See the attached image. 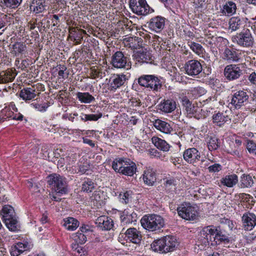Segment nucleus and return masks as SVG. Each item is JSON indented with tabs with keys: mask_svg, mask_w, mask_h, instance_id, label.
I'll use <instances>...</instances> for the list:
<instances>
[{
	"mask_svg": "<svg viewBox=\"0 0 256 256\" xmlns=\"http://www.w3.org/2000/svg\"><path fill=\"white\" fill-rule=\"evenodd\" d=\"M178 245L174 236H166L154 242L151 244V248L155 252L164 254L174 251Z\"/></svg>",
	"mask_w": 256,
	"mask_h": 256,
	"instance_id": "nucleus-1",
	"label": "nucleus"
},
{
	"mask_svg": "<svg viewBox=\"0 0 256 256\" xmlns=\"http://www.w3.org/2000/svg\"><path fill=\"white\" fill-rule=\"evenodd\" d=\"M112 168L116 172L128 176H132L136 170L135 163L123 158L115 159L112 163Z\"/></svg>",
	"mask_w": 256,
	"mask_h": 256,
	"instance_id": "nucleus-2",
	"label": "nucleus"
},
{
	"mask_svg": "<svg viewBox=\"0 0 256 256\" xmlns=\"http://www.w3.org/2000/svg\"><path fill=\"white\" fill-rule=\"evenodd\" d=\"M140 223L144 228L151 232L160 230L164 226V218L154 214L144 216L141 219Z\"/></svg>",
	"mask_w": 256,
	"mask_h": 256,
	"instance_id": "nucleus-3",
	"label": "nucleus"
},
{
	"mask_svg": "<svg viewBox=\"0 0 256 256\" xmlns=\"http://www.w3.org/2000/svg\"><path fill=\"white\" fill-rule=\"evenodd\" d=\"M178 214L182 218L187 220H194L198 217L196 208L188 202H184L178 207Z\"/></svg>",
	"mask_w": 256,
	"mask_h": 256,
	"instance_id": "nucleus-4",
	"label": "nucleus"
},
{
	"mask_svg": "<svg viewBox=\"0 0 256 256\" xmlns=\"http://www.w3.org/2000/svg\"><path fill=\"white\" fill-rule=\"evenodd\" d=\"M130 7L132 11L138 16H146L154 11L146 0H130Z\"/></svg>",
	"mask_w": 256,
	"mask_h": 256,
	"instance_id": "nucleus-5",
	"label": "nucleus"
},
{
	"mask_svg": "<svg viewBox=\"0 0 256 256\" xmlns=\"http://www.w3.org/2000/svg\"><path fill=\"white\" fill-rule=\"evenodd\" d=\"M48 182L54 190L59 194H66L67 192V186L66 178L59 174H54L48 176Z\"/></svg>",
	"mask_w": 256,
	"mask_h": 256,
	"instance_id": "nucleus-6",
	"label": "nucleus"
},
{
	"mask_svg": "<svg viewBox=\"0 0 256 256\" xmlns=\"http://www.w3.org/2000/svg\"><path fill=\"white\" fill-rule=\"evenodd\" d=\"M232 41L236 42L240 46L250 48L252 47L254 44V38L250 30L246 29L234 36L232 38Z\"/></svg>",
	"mask_w": 256,
	"mask_h": 256,
	"instance_id": "nucleus-7",
	"label": "nucleus"
},
{
	"mask_svg": "<svg viewBox=\"0 0 256 256\" xmlns=\"http://www.w3.org/2000/svg\"><path fill=\"white\" fill-rule=\"evenodd\" d=\"M110 63L116 68L128 70L131 68V62L121 51H117L112 55Z\"/></svg>",
	"mask_w": 256,
	"mask_h": 256,
	"instance_id": "nucleus-8",
	"label": "nucleus"
},
{
	"mask_svg": "<svg viewBox=\"0 0 256 256\" xmlns=\"http://www.w3.org/2000/svg\"><path fill=\"white\" fill-rule=\"evenodd\" d=\"M216 232V228L214 226H205L200 232L199 239L204 244H208L210 242L216 240L214 235Z\"/></svg>",
	"mask_w": 256,
	"mask_h": 256,
	"instance_id": "nucleus-9",
	"label": "nucleus"
},
{
	"mask_svg": "<svg viewBox=\"0 0 256 256\" xmlns=\"http://www.w3.org/2000/svg\"><path fill=\"white\" fill-rule=\"evenodd\" d=\"M200 152L194 148H188L183 153V158L185 161L194 166L200 160Z\"/></svg>",
	"mask_w": 256,
	"mask_h": 256,
	"instance_id": "nucleus-10",
	"label": "nucleus"
},
{
	"mask_svg": "<svg viewBox=\"0 0 256 256\" xmlns=\"http://www.w3.org/2000/svg\"><path fill=\"white\" fill-rule=\"evenodd\" d=\"M134 59L140 64L152 63L153 60L150 50L148 48L138 50L133 54Z\"/></svg>",
	"mask_w": 256,
	"mask_h": 256,
	"instance_id": "nucleus-11",
	"label": "nucleus"
},
{
	"mask_svg": "<svg viewBox=\"0 0 256 256\" xmlns=\"http://www.w3.org/2000/svg\"><path fill=\"white\" fill-rule=\"evenodd\" d=\"M248 99V96L246 92L239 90L232 96L231 104L235 108L239 109L245 104Z\"/></svg>",
	"mask_w": 256,
	"mask_h": 256,
	"instance_id": "nucleus-12",
	"label": "nucleus"
},
{
	"mask_svg": "<svg viewBox=\"0 0 256 256\" xmlns=\"http://www.w3.org/2000/svg\"><path fill=\"white\" fill-rule=\"evenodd\" d=\"M128 79V76L124 74L114 75L110 80L109 90L112 92L124 86Z\"/></svg>",
	"mask_w": 256,
	"mask_h": 256,
	"instance_id": "nucleus-13",
	"label": "nucleus"
},
{
	"mask_svg": "<svg viewBox=\"0 0 256 256\" xmlns=\"http://www.w3.org/2000/svg\"><path fill=\"white\" fill-rule=\"evenodd\" d=\"M224 74L228 80H232L238 78L242 74V71L238 65L230 64L225 68Z\"/></svg>",
	"mask_w": 256,
	"mask_h": 256,
	"instance_id": "nucleus-14",
	"label": "nucleus"
},
{
	"mask_svg": "<svg viewBox=\"0 0 256 256\" xmlns=\"http://www.w3.org/2000/svg\"><path fill=\"white\" fill-rule=\"evenodd\" d=\"M185 70L188 75L196 76L202 72V66L198 60H192L186 63Z\"/></svg>",
	"mask_w": 256,
	"mask_h": 256,
	"instance_id": "nucleus-15",
	"label": "nucleus"
},
{
	"mask_svg": "<svg viewBox=\"0 0 256 256\" xmlns=\"http://www.w3.org/2000/svg\"><path fill=\"white\" fill-rule=\"evenodd\" d=\"M165 18L162 16H157L151 18L148 22L150 29L156 32H160L164 28Z\"/></svg>",
	"mask_w": 256,
	"mask_h": 256,
	"instance_id": "nucleus-16",
	"label": "nucleus"
},
{
	"mask_svg": "<svg viewBox=\"0 0 256 256\" xmlns=\"http://www.w3.org/2000/svg\"><path fill=\"white\" fill-rule=\"evenodd\" d=\"M243 226L246 230H250L256 225V216L253 213L246 212L242 217Z\"/></svg>",
	"mask_w": 256,
	"mask_h": 256,
	"instance_id": "nucleus-17",
	"label": "nucleus"
},
{
	"mask_svg": "<svg viewBox=\"0 0 256 256\" xmlns=\"http://www.w3.org/2000/svg\"><path fill=\"white\" fill-rule=\"evenodd\" d=\"M154 128L166 134H169L173 130L170 124L160 119H156L152 122Z\"/></svg>",
	"mask_w": 256,
	"mask_h": 256,
	"instance_id": "nucleus-18",
	"label": "nucleus"
},
{
	"mask_svg": "<svg viewBox=\"0 0 256 256\" xmlns=\"http://www.w3.org/2000/svg\"><path fill=\"white\" fill-rule=\"evenodd\" d=\"M96 223L102 230H110L114 226L112 220L104 216L98 217Z\"/></svg>",
	"mask_w": 256,
	"mask_h": 256,
	"instance_id": "nucleus-19",
	"label": "nucleus"
},
{
	"mask_svg": "<svg viewBox=\"0 0 256 256\" xmlns=\"http://www.w3.org/2000/svg\"><path fill=\"white\" fill-rule=\"evenodd\" d=\"M125 234L128 239L133 243L138 244L141 240L142 236L140 232L136 228H128Z\"/></svg>",
	"mask_w": 256,
	"mask_h": 256,
	"instance_id": "nucleus-20",
	"label": "nucleus"
},
{
	"mask_svg": "<svg viewBox=\"0 0 256 256\" xmlns=\"http://www.w3.org/2000/svg\"><path fill=\"white\" fill-rule=\"evenodd\" d=\"M244 22L238 16L232 17L228 22V28L232 32L236 31L244 27Z\"/></svg>",
	"mask_w": 256,
	"mask_h": 256,
	"instance_id": "nucleus-21",
	"label": "nucleus"
},
{
	"mask_svg": "<svg viewBox=\"0 0 256 256\" xmlns=\"http://www.w3.org/2000/svg\"><path fill=\"white\" fill-rule=\"evenodd\" d=\"M26 49V45L20 42H15L12 47L10 53L15 56H20L25 54Z\"/></svg>",
	"mask_w": 256,
	"mask_h": 256,
	"instance_id": "nucleus-22",
	"label": "nucleus"
},
{
	"mask_svg": "<svg viewBox=\"0 0 256 256\" xmlns=\"http://www.w3.org/2000/svg\"><path fill=\"white\" fill-rule=\"evenodd\" d=\"M144 182L148 186H152L156 180L155 172L150 168H148L143 174Z\"/></svg>",
	"mask_w": 256,
	"mask_h": 256,
	"instance_id": "nucleus-23",
	"label": "nucleus"
},
{
	"mask_svg": "<svg viewBox=\"0 0 256 256\" xmlns=\"http://www.w3.org/2000/svg\"><path fill=\"white\" fill-rule=\"evenodd\" d=\"M236 4L232 1H228L223 6L221 12L224 15L231 16L236 12Z\"/></svg>",
	"mask_w": 256,
	"mask_h": 256,
	"instance_id": "nucleus-24",
	"label": "nucleus"
},
{
	"mask_svg": "<svg viewBox=\"0 0 256 256\" xmlns=\"http://www.w3.org/2000/svg\"><path fill=\"white\" fill-rule=\"evenodd\" d=\"M46 5L44 0H33L30 9L36 14L43 12L46 10Z\"/></svg>",
	"mask_w": 256,
	"mask_h": 256,
	"instance_id": "nucleus-25",
	"label": "nucleus"
},
{
	"mask_svg": "<svg viewBox=\"0 0 256 256\" xmlns=\"http://www.w3.org/2000/svg\"><path fill=\"white\" fill-rule=\"evenodd\" d=\"M162 87V82L160 79L154 75H152L151 78H150L147 88L153 91L158 92L160 90Z\"/></svg>",
	"mask_w": 256,
	"mask_h": 256,
	"instance_id": "nucleus-26",
	"label": "nucleus"
},
{
	"mask_svg": "<svg viewBox=\"0 0 256 256\" xmlns=\"http://www.w3.org/2000/svg\"><path fill=\"white\" fill-rule=\"evenodd\" d=\"M162 87V82L160 79L154 75H152L151 78H150L147 88L153 91L158 92L160 90Z\"/></svg>",
	"mask_w": 256,
	"mask_h": 256,
	"instance_id": "nucleus-27",
	"label": "nucleus"
},
{
	"mask_svg": "<svg viewBox=\"0 0 256 256\" xmlns=\"http://www.w3.org/2000/svg\"><path fill=\"white\" fill-rule=\"evenodd\" d=\"M162 87V82L160 79L154 75H152L151 78H150L147 88L153 91L158 92L160 90Z\"/></svg>",
	"mask_w": 256,
	"mask_h": 256,
	"instance_id": "nucleus-28",
	"label": "nucleus"
},
{
	"mask_svg": "<svg viewBox=\"0 0 256 256\" xmlns=\"http://www.w3.org/2000/svg\"><path fill=\"white\" fill-rule=\"evenodd\" d=\"M36 90L33 88H26L22 89L20 93V96L25 101L34 98L36 94Z\"/></svg>",
	"mask_w": 256,
	"mask_h": 256,
	"instance_id": "nucleus-29",
	"label": "nucleus"
},
{
	"mask_svg": "<svg viewBox=\"0 0 256 256\" xmlns=\"http://www.w3.org/2000/svg\"><path fill=\"white\" fill-rule=\"evenodd\" d=\"M153 144L158 149L164 152H168L170 148V146L167 142L160 138L154 136L152 138Z\"/></svg>",
	"mask_w": 256,
	"mask_h": 256,
	"instance_id": "nucleus-30",
	"label": "nucleus"
},
{
	"mask_svg": "<svg viewBox=\"0 0 256 256\" xmlns=\"http://www.w3.org/2000/svg\"><path fill=\"white\" fill-rule=\"evenodd\" d=\"M220 182L223 185L232 188L238 183V177L236 174L227 175L221 179Z\"/></svg>",
	"mask_w": 256,
	"mask_h": 256,
	"instance_id": "nucleus-31",
	"label": "nucleus"
},
{
	"mask_svg": "<svg viewBox=\"0 0 256 256\" xmlns=\"http://www.w3.org/2000/svg\"><path fill=\"white\" fill-rule=\"evenodd\" d=\"M160 110L166 113L171 112L176 108V102L172 100H167L160 106Z\"/></svg>",
	"mask_w": 256,
	"mask_h": 256,
	"instance_id": "nucleus-32",
	"label": "nucleus"
},
{
	"mask_svg": "<svg viewBox=\"0 0 256 256\" xmlns=\"http://www.w3.org/2000/svg\"><path fill=\"white\" fill-rule=\"evenodd\" d=\"M16 74L12 70H7L0 72V84L8 83L12 82Z\"/></svg>",
	"mask_w": 256,
	"mask_h": 256,
	"instance_id": "nucleus-33",
	"label": "nucleus"
},
{
	"mask_svg": "<svg viewBox=\"0 0 256 256\" xmlns=\"http://www.w3.org/2000/svg\"><path fill=\"white\" fill-rule=\"evenodd\" d=\"M63 226L68 230H74L79 226V222L76 219L69 217L64 220Z\"/></svg>",
	"mask_w": 256,
	"mask_h": 256,
	"instance_id": "nucleus-34",
	"label": "nucleus"
},
{
	"mask_svg": "<svg viewBox=\"0 0 256 256\" xmlns=\"http://www.w3.org/2000/svg\"><path fill=\"white\" fill-rule=\"evenodd\" d=\"M182 102L187 114L191 116V115H193L196 112L194 106L186 96H184L182 98Z\"/></svg>",
	"mask_w": 256,
	"mask_h": 256,
	"instance_id": "nucleus-35",
	"label": "nucleus"
},
{
	"mask_svg": "<svg viewBox=\"0 0 256 256\" xmlns=\"http://www.w3.org/2000/svg\"><path fill=\"white\" fill-rule=\"evenodd\" d=\"M207 144L208 150L212 151L217 150L220 147V142L216 136H212L208 138Z\"/></svg>",
	"mask_w": 256,
	"mask_h": 256,
	"instance_id": "nucleus-36",
	"label": "nucleus"
},
{
	"mask_svg": "<svg viewBox=\"0 0 256 256\" xmlns=\"http://www.w3.org/2000/svg\"><path fill=\"white\" fill-rule=\"evenodd\" d=\"M26 244L18 242L11 247L10 254L12 256H18L26 250Z\"/></svg>",
	"mask_w": 256,
	"mask_h": 256,
	"instance_id": "nucleus-37",
	"label": "nucleus"
},
{
	"mask_svg": "<svg viewBox=\"0 0 256 256\" xmlns=\"http://www.w3.org/2000/svg\"><path fill=\"white\" fill-rule=\"evenodd\" d=\"M4 221L10 220V218L14 217V210L11 206L9 205L4 206L1 212Z\"/></svg>",
	"mask_w": 256,
	"mask_h": 256,
	"instance_id": "nucleus-38",
	"label": "nucleus"
},
{
	"mask_svg": "<svg viewBox=\"0 0 256 256\" xmlns=\"http://www.w3.org/2000/svg\"><path fill=\"white\" fill-rule=\"evenodd\" d=\"M213 122L217 126H222L228 120V116H224L222 113L218 112L214 114L213 116Z\"/></svg>",
	"mask_w": 256,
	"mask_h": 256,
	"instance_id": "nucleus-39",
	"label": "nucleus"
},
{
	"mask_svg": "<svg viewBox=\"0 0 256 256\" xmlns=\"http://www.w3.org/2000/svg\"><path fill=\"white\" fill-rule=\"evenodd\" d=\"M120 218L122 222L126 224L132 223V222L136 221V214L134 212L130 214L128 211L125 210Z\"/></svg>",
	"mask_w": 256,
	"mask_h": 256,
	"instance_id": "nucleus-40",
	"label": "nucleus"
},
{
	"mask_svg": "<svg viewBox=\"0 0 256 256\" xmlns=\"http://www.w3.org/2000/svg\"><path fill=\"white\" fill-rule=\"evenodd\" d=\"M77 97L79 100L83 103H90L95 100L94 98L88 92H80L77 94Z\"/></svg>",
	"mask_w": 256,
	"mask_h": 256,
	"instance_id": "nucleus-41",
	"label": "nucleus"
},
{
	"mask_svg": "<svg viewBox=\"0 0 256 256\" xmlns=\"http://www.w3.org/2000/svg\"><path fill=\"white\" fill-rule=\"evenodd\" d=\"M223 58L226 60L238 61V57L236 52L226 48L224 52Z\"/></svg>",
	"mask_w": 256,
	"mask_h": 256,
	"instance_id": "nucleus-42",
	"label": "nucleus"
},
{
	"mask_svg": "<svg viewBox=\"0 0 256 256\" xmlns=\"http://www.w3.org/2000/svg\"><path fill=\"white\" fill-rule=\"evenodd\" d=\"M253 180L251 176L248 174H244L240 179V186L242 188H248L252 186Z\"/></svg>",
	"mask_w": 256,
	"mask_h": 256,
	"instance_id": "nucleus-43",
	"label": "nucleus"
},
{
	"mask_svg": "<svg viewBox=\"0 0 256 256\" xmlns=\"http://www.w3.org/2000/svg\"><path fill=\"white\" fill-rule=\"evenodd\" d=\"M4 222L9 230L14 232L18 230V221L15 217L6 220Z\"/></svg>",
	"mask_w": 256,
	"mask_h": 256,
	"instance_id": "nucleus-44",
	"label": "nucleus"
},
{
	"mask_svg": "<svg viewBox=\"0 0 256 256\" xmlns=\"http://www.w3.org/2000/svg\"><path fill=\"white\" fill-rule=\"evenodd\" d=\"M22 0H2L3 6L6 8H18Z\"/></svg>",
	"mask_w": 256,
	"mask_h": 256,
	"instance_id": "nucleus-45",
	"label": "nucleus"
},
{
	"mask_svg": "<svg viewBox=\"0 0 256 256\" xmlns=\"http://www.w3.org/2000/svg\"><path fill=\"white\" fill-rule=\"evenodd\" d=\"M70 37L71 40H82L83 36L80 33L78 28L70 27L69 28Z\"/></svg>",
	"mask_w": 256,
	"mask_h": 256,
	"instance_id": "nucleus-46",
	"label": "nucleus"
},
{
	"mask_svg": "<svg viewBox=\"0 0 256 256\" xmlns=\"http://www.w3.org/2000/svg\"><path fill=\"white\" fill-rule=\"evenodd\" d=\"M96 186V184L92 181L88 179L84 182L82 189L84 192H90L95 188Z\"/></svg>",
	"mask_w": 256,
	"mask_h": 256,
	"instance_id": "nucleus-47",
	"label": "nucleus"
},
{
	"mask_svg": "<svg viewBox=\"0 0 256 256\" xmlns=\"http://www.w3.org/2000/svg\"><path fill=\"white\" fill-rule=\"evenodd\" d=\"M188 46L190 49L196 54L200 56L203 53L204 48L202 46L194 42H188Z\"/></svg>",
	"mask_w": 256,
	"mask_h": 256,
	"instance_id": "nucleus-48",
	"label": "nucleus"
},
{
	"mask_svg": "<svg viewBox=\"0 0 256 256\" xmlns=\"http://www.w3.org/2000/svg\"><path fill=\"white\" fill-rule=\"evenodd\" d=\"M152 74H144L138 78V82L141 86L147 88Z\"/></svg>",
	"mask_w": 256,
	"mask_h": 256,
	"instance_id": "nucleus-49",
	"label": "nucleus"
},
{
	"mask_svg": "<svg viewBox=\"0 0 256 256\" xmlns=\"http://www.w3.org/2000/svg\"><path fill=\"white\" fill-rule=\"evenodd\" d=\"M124 43L126 46H128L132 50L136 49V36L128 37L124 39Z\"/></svg>",
	"mask_w": 256,
	"mask_h": 256,
	"instance_id": "nucleus-50",
	"label": "nucleus"
},
{
	"mask_svg": "<svg viewBox=\"0 0 256 256\" xmlns=\"http://www.w3.org/2000/svg\"><path fill=\"white\" fill-rule=\"evenodd\" d=\"M92 200L100 204L103 200V192L100 190L95 191L91 196Z\"/></svg>",
	"mask_w": 256,
	"mask_h": 256,
	"instance_id": "nucleus-51",
	"label": "nucleus"
},
{
	"mask_svg": "<svg viewBox=\"0 0 256 256\" xmlns=\"http://www.w3.org/2000/svg\"><path fill=\"white\" fill-rule=\"evenodd\" d=\"M190 92L195 98H197L204 94L206 90L203 88L198 86L192 88Z\"/></svg>",
	"mask_w": 256,
	"mask_h": 256,
	"instance_id": "nucleus-52",
	"label": "nucleus"
},
{
	"mask_svg": "<svg viewBox=\"0 0 256 256\" xmlns=\"http://www.w3.org/2000/svg\"><path fill=\"white\" fill-rule=\"evenodd\" d=\"M131 194L130 191H126L119 194V198L122 202L124 204L128 203Z\"/></svg>",
	"mask_w": 256,
	"mask_h": 256,
	"instance_id": "nucleus-53",
	"label": "nucleus"
},
{
	"mask_svg": "<svg viewBox=\"0 0 256 256\" xmlns=\"http://www.w3.org/2000/svg\"><path fill=\"white\" fill-rule=\"evenodd\" d=\"M90 78L92 79L102 77V72H100L97 68L94 66L90 68Z\"/></svg>",
	"mask_w": 256,
	"mask_h": 256,
	"instance_id": "nucleus-54",
	"label": "nucleus"
},
{
	"mask_svg": "<svg viewBox=\"0 0 256 256\" xmlns=\"http://www.w3.org/2000/svg\"><path fill=\"white\" fill-rule=\"evenodd\" d=\"M248 152L256 156V144L252 140H248L246 146Z\"/></svg>",
	"mask_w": 256,
	"mask_h": 256,
	"instance_id": "nucleus-55",
	"label": "nucleus"
},
{
	"mask_svg": "<svg viewBox=\"0 0 256 256\" xmlns=\"http://www.w3.org/2000/svg\"><path fill=\"white\" fill-rule=\"evenodd\" d=\"M31 107L37 110L40 112H44L46 110V108L48 107V105L47 104H42L32 103L30 104Z\"/></svg>",
	"mask_w": 256,
	"mask_h": 256,
	"instance_id": "nucleus-56",
	"label": "nucleus"
},
{
	"mask_svg": "<svg viewBox=\"0 0 256 256\" xmlns=\"http://www.w3.org/2000/svg\"><path fill=\"white\" fill-rule=\"evenodd\" d=\"M214 237H216V243L217 244L218 242H224L225 239L228 238L226 236L222 234V232L218 230L216 228V232L215 234Z\"/></svg>",
	"mask_w": 256,
	"mask_h": 256,
	"instance_id": "nucleus-57",
	"label": "nucleus"
},
{
	"mask_svg": "<svg viewBox=\"0 0 256 256\" xmlns=\"http://www.w3.org/2000/svg\"><path fill=\"white\" fill-rule=\"evenodd\" d=\"M221 169V166L218 164H215L208 168V171L211 172H219Z\"/></svg>",
	"mask_w": 256,
	"mask_h": 256,
	"instance_id": "nucleus-58",
	"label": "nucleus"
},
{
	"mask_svg": "<svg viewBox=\"0 0 256 256\" xmlns=\"http://www.w3.org/2000/svg\"><path fill=\"white\" fill-rule=\"evenodd\" d=\"M76 236L78 237L77 240L80 244H84L86 241V237L83 233L78 232Z\"/></svg>",
	"mask_w": 256,
	"mask_h": 256,
	"instance_id": "nucleus-59",
	"label": "nucleus"
},
{
	"mask_svg": "<svg viewBox=\"0 0 256 256\" xmlns=\"http://www.w3.org/2000/svg\"><path fill=\"white\" fill-rule=\"evenodd\" d=\"M136 49H142L143 47V40L141 38L136 36Z\"/></svg>",
	"mask_w": 256,
	"mask_h": 256,
	"instance_id": "nucleus-60",
	"label": "nucleus"
},
{
	"mask_svg": "<svg viewBox=\"0 0 256 256\" xmlns=\"http://www.w3.org/2000/svg\"><path fill=\"white\" fill-rule=\"evenodd\" d=\"M102 114H88V120L96 121L98 120L100 118L102 117Z\"/></svg>",
	"mask_w": 256,
	"mask_h": 256,
	"instance_id": "nucleus-61",
	"label": "nucleus"
},
{
	"mask_svg": "<svg viewBox=\"0 0 256 256\" xmlns=\"http://www.w3.org/2000/svg\"><path fill=\"white\" fill-rule=\"evenodd\" d=\"M148 152V154L156 158L160 157V152L155 148L149 149Z\"/></svg>",
	"mask_w": 256,
	"mask_h": 256,
	"instance_id": "nucleus-62",
	"label": "nucleus"
},
{
	"mask_svg": "<svg viewBox=\"0 0 256 256\" xmlns=\"http://www.w3.org/2000/svg\"><path fill=\"white\" fill-rule=\"evenodd\" d=\"M249 81L253 84L256 85V73L252 72L248 76Z\"/></svg>",
	"mask_w": 256,
	"mask_h": 256,
	"instance_id": "nucleus-63",
	"label": "nucleus"
},
{
	"mask_svg": "<svg viewBox=\"0 0 256 256\" xmlns=\"http://www.w3.org/2000/svg\"><path fill=\"white\" fill-rule=\"evenodd\" d=\"M76 252L78 254H80V256H84L86 254V252L84 250V248L80 246H77L75 248Z\"/></svg>",
	"mask_w": 256,
	"mask_h": 256,
	"instance_id": "nucleus-64",
	"label": "nucleus"
}]
</instances>
